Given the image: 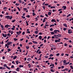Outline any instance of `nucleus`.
<instances>
[{"label":"nucleus","mask_w":73,"mask_h":73,"mask_svg":"<svg viewBox=\"0 0 73 73\" xmlns=\"http://www.w3.org/2000/svg\"><path fill=\"white\" fill-rule=\"evenodd\" d=\"M11 45V44H10V42H9L7 43V44H5V47H7V45Z\"/></svg>","instance_id":"obj_1"},{"label":"nucleus","mask_w":73,"mask_h":73,"mask_svg":"<svg viewBox=\"0 0 73 73\" xmlns=\"http://www.w3.org/2000/svg\"><path fill=\"white\" fill-rule=\"evenodd\" d=\"M2 35L3 37H6L7 36V34H4V33H2Z\"/></svg>","instance_id":"obj_2"},{"label":"nucleus","mask_w":73,"mask_h":73,"mask_svg":"<svg viewBox=\"0 0 73 73\" xmlns=\"http://www.w3.org/2000/svg\"><path fill=\"white\" fill-rule=\"evenodd\" d=\"M70 30H68V33H69L70 34H71V33H72V32H73V31H70Z\"/></svg>","instance_id":"obj_3"},{"label":"nucleus","mask_w":73,"mask_h":73,"mask_svg":"<svg viewBox=\"0 0 73 73\" xmlns=\"http://www.w3.org/2000/svg\"><path fill=\"white\" fill-rule=\"evenodd\" d=\"M51 21V22H55V23H56V20L54 19H52Z\"/></svg>","instance_id":"obj_4"},{"label":"nucleus","mask_w":73,"mask_h":73,"mask_svg":"<svg viewBox=\"0 0 73 73\" xmlns=\"http://www.w3.org/2000/svg\"><path fill=\"white\" fill-rule=\"evenodd\" d=\"M62 8H64V9H66V6H63L62 7Z\"/></svg>","instance_id":"obj_5"},{"label":"nucleus","mask_w":73,"mask_h":73,"mask_svg":"<svg viewBox=\"0 0 73 73\" xmlns=\"http://www.w3.org/2000/svg\"><path fill=\"white\" fill-rule=\"evenodd\" d=\"M9 20H11V19H12V16H9Z\"/></svg>","instance_id":"obj_6"},{"label":"nucleus","mask_w":73,"mask_h":73,"mask_svg":"<svg viewBox=\"0 0 73 73\" xmlns=\"http://www.w3.org/2000/svg\"><path fill=\"white\" fill-rule=\"evenodd\" d=\"M38 32H39V31L38 30H37L35 31V33L36 34H37L38 33Z\"/></svg>","instance_id":"obj_7"},{"label":"nucleus","mask_w":73,"mask_h":73,"mask_svg":"<svg viewBox=\"0 0 73 73\" xmlns=\"http://www.w3.org/2000/svg\"><path fill=\"white\" fill-rule=\"evenodd\" d=\"M55 42H60V41L58 40H55Z\"/></svg>","instance_id":"obj_8"},{"label":"nucleus","mask_w":73,"mask_h":73,"mask_svg":"<svg viewBox=\"0 0 73 73\" xmlns=\"http://www.w3.org/2000/svg\"><path fill=\"white\" fill-rule=\"evenodd\" d=\"M16 71H17V72H19V67H17V69H16Z\"/></svg>","instance_id":"obj_9"},{"label":"nucleus","mask_w":73,"mask_h":73,"mask_svg":"<svg viewBox=\"0 0 73 73\" xmlns=\"http://www.w3.org/2000/svg\"><path fill=\"white\" fill-rule=\"evenodd\" d=\"M51 14H52V13L50 12H48V15H49V16H50Z\"/></svg>","instance_id":"obj_10"},{"label":"nucleus","mask_w":73,"mask_h":73,"mask_svg":"<svg viewBox=\"0 0 73 73\" xmlns=\"http://www.w3.org/2000/svg\"><path fill=\"white\" fill-rule=\"evenodd\" d=\"M61 36V34H58L57 35V37H60Z\"/></svg>","instance_id":"obj_11"},{"label":"nucleus","mask_w":73,"mask_h":73,"mask_svg":"<svg viewBox=\"0 0 73 73\" xmlns=\"http://www.w3.org/2000/svg\"><path fill=\"white\" fill-rule=\"evenodd\" d=\"M17 56H14V57L13 58L14 60H15V59L17 58Z\"/></svg>","instance_id":"obj_12"},{"label":"nucleus","mask_w":73,"mask_h":73,"mask_svg":"<svg viewBox=\"0 0 73 73\" xmlns=\"http://www.w3.org/2000/svg\"><path fill=\"white\" fill-rule=\"evenodd\" d=\"M39 38L40 40H41V39H42V36H39Z\"/></svg>","instance_id":"obj_13"},{"label":"nucleus","mask_w":73,"mask_h":73,"mask_svg":"<svg viewBox=\"0 0 73 73\" xmlns=\"http://www.w3.org/2000/svg\"><path fill=\"white\" fill-rule=\"evenodd\" d=\"M63 25L64 26V27H67V25H66V24L65 23L63 24Z\"/></svg>","instance_id":"obj_14"},{"label":"nucleus","mask_w":73,"mask_h":73,"mask_svg":"<svg viewBox=\"0 0 73 73\" xmlns=\"http://www.w3.org/2000/svg\"><path fill=\"white\" fill-rule=\"evenodd\" d=\"M54 32L55 33H57V30H55L54 31Z\"/></svg>","instance_id":"obj_15"},{"label":"nucleus","mask_w":73,"mask_h":73,"mask_svg":"<svg viewBox=\"0 0 73 73\" xmlns=\"http://www.w3.org/2000/svg\"><path fill=\"white\" fill-rule=\"evenodd\" d=\"M23 66L21 65H20L19 66V68H23Z\"/></svg>","instance_id":"obj_16"},{"label":"nucleus","mask_w":73,"mask_h":73,"mask_svg":"<svg viewBox=\"0 0 73 73\" xmlns=\"http://www.w3.org/2000/svg\"><path fill=\"white\" fill-rule=\"evenodd\" d=\"M7 50L8 51V52H10L11 50L10 48H8Z\"/></svg>","instance_id":"obj_17"},{"label":"nucleus","mask_w":73,"mask_h":73,"mask_svg":"<svg viewBox=\"0 0 73 73\" xmlns=\"http://www.w3.org/2000/svg\"><path fill=\"white\" fill-rule=\"evenodd\" d=\"M5 28H8V25H5Z\"/></svg>","instance_id":"obj_18"},{"label":"nucleus","mask_w":73,"mask_h":73,"mask_svg":"<svg viewBox=\"0 0 73 73\" xmlns=\"http://www.w3.org/2000/svg\"><path fill=\"white\" fill-rule=\"evenodd\" d=\"M30 60H31V58H28L27 59V60L29 61H30Z\"/></svg>","instance_id":"obj_19"},{"label":"nucleus","mask_w":73,"mask_h":73,"mask_svg":"<svg viewBox=\"0 0 73 73\" xmlns=\"http://www.w3.org/2000/svg\"><path fill=\"white\" fill-rule=\"evenodd\" d=\"M50 70L51 72H54V71L53 70V69H51Z\"/></svg>","instance_id":"obj_20"},{"label":"nucleus","mask_w":73,"mask_h":73,"mask_svg":"<svg viewBox=\"0 0 73 73\" xmlns=\"http://www.w3.org/2000/svg\"><path fill=\"white\" fill-rule=\"evenodd\" d=\"M64 46H68V44H67V43H64Z\"/></svg>","instance_id":"obj_21"},{"label":"nucleus","mask_w":73,"mask_h":73,"mask_svg":"<svg viewBox=\"0 0 73 73\" xmlns=\"http://www.w3.org/2000/svg\"><path fill=\"white\" fill-rule=\"evenodd\" d=\"M54 26V24H52V25H50V27H53Z\"/></svg>","instance_id":"obj_22"},{"label":"nucleus","mask_w":73,"mask_h":73,"mask_svg":"<svg viewBox=\"0 0 73 73\" xmlns=\"http://www.w3.org/2000/svg\"><path fill=\"white\" fill-rule=\"evenodd\" d=\"M27 17H28V18H30V16L29 15H28L26 16Z\"/></svg>","instance_id":"obj_23"},{"label":"nucleus","mask_w":73,"mask_h":73,"mask_svg":"<svg viewBox=\"0 0 73 73\" xmlns=\"http://www.w3.org/2000/svg\"><path fill=\"white\" fill-rule=\"evenodd\" d=\"M50 33H51V35H54V32H50Z\"/></svg>","instance_id":"obj_24"},{"label":"nucleus","mask_w":73,"mask_h":73,"mask_svg":"<svg viewBox=\"0 0 73 73\" xmlns=\"http://www.w3.org/2000/svg\"><path fill=\"white\" fill-rule=\"evenodd\" d=\"M16 19H14L12 21V23H15V21H16Z\"/></svg>","instance_id":"obj_25"},{"label":"nucleus","mask_w":73,"mask_h":73,"mask_svg":"<svg viewBox=\"0 0 73 73\" xmlns=\"http://www.w3.org/2000/svg\"><path fill=\"white\" fill-rule=\"evenodd\" d=\"M52 12H56V10H52Z\"/></svg>","instance_id":"obj_26"},{"label":"nucleus","mask_w":73,"mask_h":73,"mask_svg":"<svg viewBox=\"0 0 73 73\" xmlns=\"http://www.w3.org/2000/svg\"><path fill=\"white\" fill-rule=\"evenodd\" d=\"M7 66V64H4V65H3V66H4V67H6V66Z\"/></svg>","instance_id":"obj_27"},{"label":"nucleus","mask_w":73,"mask_h":73,"mask_svg":"<svg viewBox=\"0 0 73 73\" xmlns=\"http://www.w3.org/2000/svg\"><path fill=\"white\" fill-rule=\"evenodd\" d=\"M26 47L27 49H29V47L28 46H26Z\"/></svg>","instance_id":"obj_28"},{"label":"nucleus","mask_w":73,"mask_h":73,"mask_svg":"<svg viewBox=\"0 0 73 73\" xmlns=\"http://www.w3.org/2000/svg\"><path fill=\"white\" fill-rule=\"evenodd\" d=\"M40 49H38V50L36 52V53H38V52L40 51Z\"/></svg>","instance_id":"obj_29"},{"label":"nucleus","mask_w":73,"mask_h":73,"mask_svg":"<svg viewBox=\"0 0 73 73\" xmlns=\"http://www.w3.org/2000/svg\"><path fill=\"white\" fill-rule=\"evenodd\" d=\"M17 34L18 35H20V33H19V32H17Z\"/></svg>","instance_id":"obj_30"},{"label":"nucleus","mask_w":73,"mask_h":73,"mask_svg":"<svg viewBox=\"0 0 73 73\" xmlns=\"http://www.w3.org/2000/svg\"><path fill=\"white\" fill-rule=\"evenodd\" d=\"M56 56H60V53H58L57 54H56Z\"/></svg>","instance_id":"obj_31"},{"label":"nucleus","mask_w":73,"mask_h":73,"mask_svg":"<svg viewBox=\"0 0 73 73\" xmlns=\"http://www.w3.org/2000/svg\"><path fill=\"white\" fill-rule=\"evenodd\" d=\"M7 36H9V37H10V36L11 35H10V33H8L7 34Z\"/></svg>","instance_id":"obj_32"},{"label":"nucleus","mask_w":73,"mask_h":73,"mask_svg":"<svg viewBox=\"0 0 73 73\" xmlns=\"http://www.w3.org/2000/svg\"><path fill=\"white\" fill-rule=\"evenodd\" d=\"M25 32L24 31L22 33V35H25Z\"/></svg>","instance_id":"obj_33"},{"label":"nucleus","mask_w":73,"mask_h":73,"mask_svg":"<svg viewBox=\"0 0 73 73\" xmlns=\"http://www.w3.org/2000/svg\"><path fill=\"white\" fill-rule=\"evenodd\" d=\"M71 16V14H69L67 16V17H69V16Z\"/></svg>","instance_id":"obj_34"},{"label":"nucleus","mask_w":73,"mask_h":73,"mask_svg":"<svg viewBox=\"0 0 73 73\" xmlns=\"http://www.w3.org/2000/svg\"><path fill=\"white\" fill-rule=\"evenodd\" d=\"M13 39H14V40H15V41H17V40H18V39H17L16 38H14Z\"/></svg>","instance_id":"obj_35"},{"label":"nucleus","mask_w":73,"mask_h":73,"mask_svg":"<svg viewBox=\"0 0 73 73\" xmlns=\"http://www.w3.org/2000/svg\"><path fill=\"white\" fill-rule=\"evenodd\" d=\"M63 44V43L62 42H60V43H57V45H58V44Z\"/></svg>","instance_id":"obj_36"},{"label":"nucleus","mask_w":73,"mask_h":73,"mask_svg":"<svg viewBox=\"0 0 73 73\" xmlns=\"http://www.w3.org/2000/svg\"><path fill=\"white\" fill-rule=\"evenodd\" d=\"M26 23L27 24L26 25H27V26L29 25V24H28V22H27V21H26Z\"/></svg>","instance_id":"obj_37"},{"label":"nucleus","mask_w":73,"mask_h":73,"mask_svg":"<svg viewBox=\"0 0 73 73\" xmlns=\"http://www.w3.org/2000/svg\"><path fill=\"white\" fill-rule=\"evenodd\" d=\"M6 68H7V69H8L9 70H10V68L8 67V66H6Z\"/></svg>","instance_id":"obj_38"},{"label":"nucleus","mask_w":73,"mask_h":73,"mask_svg":"<svg viewBox=\"0 0 73 73\" xmlns=\"http://www.w3.org/2000/svg\"><path fill=\"white\" fill-rule=\"evenodd\" d=\"M17 65L18 64V62H19V61H15Z\"/></svg>","instance_id":"obj_39"},{"label":"nucleus","mask_w":73,"mask_h":73,"mask_svg":"<svg viewBox=\"0 0 73 73\" xmlns=\"http://www.w3.org/2000/svg\"><path fill=\"white\" fill-rule=\"evenodd\" d=\"M69 64V62L66 63L65 64H66V65H68V64Z\"/></svg>","instance_id":"obj_40"},{"label":"nucleus","mask_w":73,"mask_h":73,"mask_svg":"<svg viewBox=\"0 0 73 73\" xmlns=\"http://www.w3.org/2000/svg\"><path fill=\"white\" fill-rule=\"evenodd\" d=\"M52 48H56V46L54 45H52Z\"/></svg>","instance_id":"obj_41"},{"label":"nucleus","mask_w":73,"mask_h":73,"mask_svg":"<svg viewBox=\"0 0 73 73\" xmlns=\"http://www.w3.org/2000/svg\"><path fill=\"white\" fill-rule=\"evenodd\" d=\"M66 62V60H64L63 61V63H64V64H65V62Z\"/></svg>","instance_id":"obj_42"},{"label":"nucleus","mask_w":73,"mask_h":73,"mask_svg":"<svg viewBox=\"0 0 73 73\" xmlns=\"http://www.w3.org/2000/svg\"><path fill=\"white\" fill-rule=\"evenodd\" d=\"M50 30L51 31H53V29L52 28H50Z\"/></svg>","instance_id":"obj_43"},{"label":"nucleus","mask_w":73,"mask_h":73,"mask_svg":"<svg viewBox=\"0 0 73 73\" xmlns=\"http://www.w3.org/2000/svg\"><path fill=\"white\" fill-rule=\"evenodd\" d=\"M70 67L72 69H73V66H72V65H71L70 66Z\"/></svg>","instance_id":"obj_44"},{"label":"nucleus","mask_w":73,"mask_h":73,"mask_svg":"<svg viewBox=\"0 0 73 73\" xmlns=\"http://www.w3.org/2000/svg\"><path fill=\"white\" fill-rule=\"evenodd\" d=\"M52 56H53V55L52 54H50L49 56L50 57H52Z\"/></svg>","instance_id":"obj_45"},{"label":"nucleus","mask_w":73,"mask_h":73,"mask_svg":"<svg viewBox=\"0 0 73 73\" xmlns=\"http://www.w3.org/2000/svg\"><path fill=\"white\" fill-rule=\"evenodd\" d=\"M1 27L2 28H4V27H3V25H1Z\"/></svg>","instance_id":"obj_46"},{"label":"nucleus","mask_w":73,"mask_h":73,"mask_svg":"<svg viewBox=\"0 0 73 73\" xmlns=\"http://www.w3.org/2000/svg\"><path fill=\"white\" fill-rule=\"evenodd\" d=\"M36 15V14L35 13H33V16H35Z\"/></svg>","instance_id":"obj_47"},{"label":"nucleus","mask_w":73,"mask_h":73,"mask_svg":"<svg viewBox=\"0 0 73 73\" xmlns=\"http://www.w3.org/2000/svg\"><path fill=\"white\" fill-rule=\"evenodd\" d=\"M22 17L23 19H25V17L22 16Z\"/></svg>","instance_id":"obj_48"},{"label":"nucleus","mask_w":73,"mask_h":73,"mask_svg":"<svg viewBox=\"0 0 73 73\" xmlns=\"http://www.w3.org/2000/svg\"><path fill=\"white\" fill-rule=\"evenodd\" d=\"M45 21H46V20L45 19H44L43 21V23H44Z\"/></svg>","instance_id":"obj_49"},{"label":"nucleus","mask_w":73,"mask_h":73,"mask_svg":"<svg viewBox=\"0 0 73 73\" xmlns=\"http://www.w3.org/2000/svg\"><path fill=\"white\" fill-rule=\"evenodd\" d=\"M19 2L20 3H22V1L21 0H19Z\"/></svg>","instance_id":"obj_50"},{"label":"nucleus","mask_w":73,"mask_h":73,"mask_svg":"<svg viewBox=\"0 0 73 73\" xmlns=\"http://www.w3.org/2000/svg\"><path fill=\"white\" fill-rule=\"evenodd\" d=\"M42 34V33H39V35H41Z\"/></svg>","instance_id":"obj_51"},{"label":"nucleus","mask_w":73,"mask_h":73,"mask_svg":"<svg viewBox=\"0 0 73 73\" xmlns=\"http://www.w3.org/2000/svg\"><path fill=\"white\" fill-rule=\"evenodd\" d=\"M50 36H48L47 37V40H48V39H49L50 38Z\"/></svg>","instance_id":"obj_52"},{"label":"nucleus","mask_w":73,"mask_h":73,"mask_svg":"<svg viewBox=\"0 0 73 73\" xmlns=\"http://www.w3.org/2000/svg\"><path fill=\"white\" fill-rule=\"evenodd\" d=\"M40 17H44V16L42 15H40Z\"/></svg>","instance_id":"obj_53"},{"label":"nucleus","mask_w":73,"mask_h":73,"mask_svg":"<svg viewBox=\"0 0 73 73\" xmlns=\"http://www.w3.org/2000/svg\"><path fill=\"white\" fill-rule=\"evenodd\" d=\"M63 30L64 31H66V28H63Z\"/></svg>","instance_id":"obj_54"},{"label":"nucleus","mask_w":73,"mask_h":73,"mask_svg":"<svg viewBox=\"0 0 73 73\" xmlns=\"http://www.w3.org/2000/svg\"><path fill=\"white\" fill-rule=\"evenodd\" d=\"M12 64H16V63H15V62H14V61H13L12 62Z\"/></svg>","instance_id":"obj_55"},{"label":"nucleus","mask_w":73,"mask_h":73,"mask_svg":"<svg viewBox=\"0 0 73 73\" xmlns=\"http://www.w3.org/2000/svg\"><path fill=\"white\" fill-rule=\"evenodd\" d=\"M23 9L24 10H25V11H26L27 10V9L26 8H24Z\"/></svg>","instance_id":"obj_56"},{"label":"nucleus","mask_w":73,"mask_h":73,"mask_svg":"<svg viewBox=\"0 0 73 73\" xmlns=\"http://www.w3.org/2000/svg\"><path fill=\"white\" fill-rule=\"evenodd\" d=\"M44 57H45V58H48V56H45Z\"/></svg>","instance_id":"obj_57"},{"label":"nucleus","mask_w":73,"mask_h":73,"mask_svg":"<svg viewBox=\"0 0 73 73\" xmlns=\"http://www.w3.org/2000/svg\"><path fill=\"white\" fill-rule=\"evenodd\" d=\"M9 16H6L5 17L6 18H9Z\"/></svg>","instance_id":"obj_58"},{"label":"nucleus","mask_w":73,"mask_h":73,"mask_svg":"<svg viewBox=\"0 0 73 73\" xmlns=\"http://www.w3.org/2000/svg\"><path fill=\"white\" fill-rule=\"evenodd\" d=\"M65 70H68L69 69H68L67 68H66L64 69Z\"/></svg>","instance_id":"obj_59"},{"label":"nucleus","mask_w":73,"mask_h":73,"mask_svg":"<svg viewBox=\"0 0 73 73\" xmlns=\"http://www.w3.org/2000/svg\"><path fill=\"white\" fill-rule=\"evenodd\" d=\"M69 48H72V46L70 45H69Z\"/></svg>","instance_id":"obj_60"},{"label":"nucleus","mask_w":73,"mask_h":73,"mask_svg":"<svg viewBox=\"0 0 73 73\" xmlns=\"http://www.w3.org/2000/svg\"><path fill=\"white\" fill-rule=\"evenodd\" d=\"M43 8L44 10H45V7L44 6H43Z\"/></svg>","instance_id":"obj_61"},{"label":"nucleus","mask_w":73,"mask_h":73,"mask_svg":"<svg viewBox=\"0 0 73 73\" xmlns=\"http://www.w3.org/2000/svg\"><path fill=\"white\" fill-rule=\"evenodd\" d=\"M45 16H46V17H48V15L47 14H46Z\"/></svg>","instance_id":"obj_62"},{"label":"nucleus","mask_w":73,"mask_h":73,"mask_svg":"<svg viewBox=\"0 0 73 73\" xmlns=\"http://www.w3.org/2000/svg\"><path fill=\"white\" fill-rule=\"evenodd\" d=\"M18 49H19V50L21 49L20 48V47H18Z\"/></svg>","instance_id":"obj_63"},{"label":"nucleus","mask_w":73,"mask_h":73,"mask_svg":"<svg viewBox=\"0 0 73 73\" xmlns=\"http://www.w3.org/2000/svg\"><path fill=\"white\" fill-rule=\"evenodd\" d=\"M13 73H17V72H16V71H13Z\"/></svg>","instance_id":"obj_64"}]
</instances>
